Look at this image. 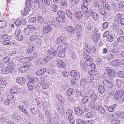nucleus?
<instances>
[{"label": "nucleus", "instance_id": "obj_31", "mask_svg": "<svg viewBox=\"0 0 124 124\" xmlns=\"http://www.w3.org/2000/svg\"><path fill=\"white\" fill-rule=\"evenodd\" d=\"M37 20L39 23H44L45 22V20L43 17L41 16H39L37 18Z\"/></svg>", "mask_w": 124, "mask_h": 124}, {"label": "nucleus", "instance_id": "obj_46", "mask_svg": "<svg viewBox=\"0 0 124 124\" xmlns=\"http://www.w3.org/2000/svg\"><path fill=\"white\" fill-rule=\"evenodd\" d=\"M112 121L114 124H118L119 123V120L116 117L114 118Z\"/></svg>", "mask_w": 124, "mask_h": 124}, {"label": "nucleus", "instance_id": "obj_2", "mask_svg": "<svg viewBox=\"0 0 124 124\" xmlns=\"http://www.w3.org/2000/svg\"><path fill=\"white\" fill-rule=\"evenodd\" d=\"M73 89V88H69L68 89L66 92L67 94L69 96H71L72 98H68L69 100L70 101L74 99V98H77L78 95V94L77 93V92H76V93L75 92H74Z\"/></svg>", "mask_w": 124, "mask_h": 124}, {"label": "nucleus", "instance_id": "obj_52", "mask_svg": "<svg viewBox=\"0 0 124 124\" xmlns=\"http://www.w3.org/2000/svg\"><path fill=\"white\" fill-rule=\"evenodd\" d=\"M8 40H3L2 42L3 44L4 45H10V42Z\"/></svg>", "mask_w": 124, "mask_h": 124}, {"label": "nucleus", "instance_id": "obj_3", "mask_svg": "<svg viewBox=\"0 0 124 124\" xmlns=\"http://www.w3.org/2000/svg\"><path fill=\"white\" fill-rule=\"evenodd\" d=\"M45 79L44 76L40 77L39 80L40 81V84L43 89H45L48 88L50 85L49 83L46 81H44Z\"/></svg>", "mask_w": 124, "mask_h": 124}, {"label": "nucleus", "instance_id": "obj_54", "mask_svg": "<svg viewBox=\"0 0 124 124\" xmlns=\"http://www.w3.org/2000/svg\"><path fill=\"white\" fill-rule=\"evenodd\" d=\"M90 52L89 53H94L95 52L96 48L93 46H91L90 47Z\"/></svg>", "mask_w": 124, "mask_h": 124}, {"label": "nucleus", "instance_id": "obj_58", "mask_svg": "<svg viewBox=\"0 0 124 124\" xmlns=\"http://www.w3.org/2000/svg\"><path fill=\"white\" fill-rule=\"evenodd\" d=\"M1 38L3 40H6L9 39L10 38V37L7 35H2L1 36Z\"/></svg>", "mask_w": 124, "mask_h": 124}, {"label": "nucleus", "instance_id": "obj_62", "mask_svg": "<svg viewBox=\"0 0 124 124\" xmlns=\"http://www.w3.org/2000/svg\"><path fill=\"white\" fill-rule=\"evenodd\" d=\"M16 38L19 41L22 40L23 39V37L21 35H19L16 36Z\"/></svg>", "mask_w": 124, "mask_h": 124}, {"label": "nucleus", "instance_id": "obj_14", "mask_svg": "<svg viewBox=\"0 0 124 124\" xmlns=\"http://www.w3.org/2000/svg\"><path fill=\"white\" fill-rule=\"evenodd\" d=\"M52 30V28L50 26H46L43 27V31L44 33H46Z\"/></svg>", "mask_w": 124, "mask_h": 124}, {"label": "nucleus", "instance_id": "obj_8", "mask_svg": "<svg viewBox=\"0 0 124 124\" xmlns=\"http://www.w3.org/2000/svg\"><path fill=\"white\" fill-rule=\"evenodd\" d=\"M83 57L86 63H90V62H92L93 61V58L87 54L84 55Z\"/></svg>", "mask_w": 124, "mask_h": 124}, {"label": "nucleus", "instance_id": "obj_23", "mask_svg": "<svg viewBox=\"0 0 124 124\" xmlns=\"http://www.w3.org/2000/svg\"><path fill=\"white\" fill-rule=\"evenodd\" d=\"M31 57H28L27 58H23L19 60V61L21 62L25 63H28L27 61L31 60Z\"/></svg>", "mask_w": 124, "mask_h": 124}, {"label": "nucleus", "instance_id": "obj_56", "mask_svg": "<svg viewBox=\"0 0 124 124\" xmlns=\"http://www.w3.org/2000/svg\"><path fill=\"white\" fill-rule=\"evenodd\" d=\"M88 99V97L86 96H85L82 99V102L83 103H85L87 102Z\"/></svg>", "mask_w": 124, "mask_h": 124}, {"label": "nucleus", "instance_id": "obj_64", "mask_svg": "<svg viewBox=\"0 0 124 124\" xmlns=\"http://www.w3.org/2000/svg\"><path fill=\"white\" fill-rule=\"evenodd\" d=\"M81 66L82 69H85L86 66V64L84 62H81Z\"/></svg>", "mask_w": 124, "mask_h": 124}, {"label": "nucleus", "instance_id": "obj_26", "mask_svg": "<svg viewBox=\"0 0 124 124\" xmlns=\"http://www.w3.org/2000/svg\"><path fill=\"white\" fill-rule=\"evenodd\" d=\"M18 107L19 110L25 114L27 115L28 114V111L25 108H23L22 106H19Z\"/></svg>", "mask_w": 124, "mask_h": 124}, {"label": "nucleus", "instance_id": "obj_27", "mask_svg": "<svg viewBox=\"0 0 124 124\" xmlns=\"http://www.w3.org/2000/svg\"><path fill=\"white\" fill-rule=\"evenodd\" d=\"M95 102L94 101H91L88 104V107L91 109H94L95 105Z\"/></svg>", "mask_w": 124, "mask_h": 124}, {"label": "nucleus", "instance_id": "obj_40", "mask_svg": "<svg viewBox=\"0 0 124 124\" xmlns=\"http://www.w3.org/2000/svg\"><path fill=\"white\" fill-rule=\"evenodd\" d=\"M33 45L32 44H31L28 46L27 50L29 53H31L32 51L33 50Z\"/></svg>", "mask_w": 124, "mask_h": 124}, {"label": "nucleus", "instance_id": "obj_22", "mask_svg": "<svg viewBox=\"0 0 124 124\" xmlns=\"http://www.w3.org/2000/svg\"><path fill=\"white\" fill-rule=\"evenodd\" d=\"M46 68H44L41 69L39 70L36 72V74L38 75H41L43 74L46 71Z\"/></svg>", "mask_w": 124, "mask_h": 124}, {"label": "nucleus", "instance_id": "obj_25", "mask_svg": "<svg viewBox=\"0 0 124 124\" xmlns=\"http://www.w3.org/2000/svg\"><path fill=\"white\" fill-rule=\"evenodd\" d=\"M74 15L78 19H80L83 16L82 13L81 11H78L74 13Z\"/></svg>", "mask_w": 124, "mask_h": 124}, {"label": "nucleus", "instance_id": "obj_18", "mask_svg": "<svg viewBox=\"0 0 124 124\" xmlns=\"http://www.w3.org/2000/svg\"><path fill=\"white\" fill-rule=\"evenodd\" d=\"M10 57L9 55H8L4 57L2 60V61L7 64L10 65V62L11 61L10 60Z\"/></svg>", "mask_w": 124, "mask_h": 124}, {"label": "nucleus", "instance_id": "obj_50", "mask_svg": "<svg viewBox=\"0 0 124 124\" xmlns=\"http://www.w3.org/2000/svg\"><path fill=\"white\" fill-rule=\"evenodd\" d=\"M14 24L16 26H19L21 24V21L19 20H17L15 22Z\"/></svg>", "mask_w": 124, "mask_h": 124}, {"label": "nucleus", "instance_id": "obj_11", "mask_svg": "<svg viewBox=\"0 0 124 124\" xmlns=\"http://www.w3.org/2000/svg\"><path fill=\"white\" fill-rule=\"evenodd\" d=\"M47 53L49 54L48 56L50 58V59L53 58L54 55L57 54L56 51L54 49L49 50Z\"/></svg>", "mask_w": 124, "mask_h": 124}, {"label": "nucleus", "instance_id": "obj_24", "mask_svg": "<svg viewBox=\"0 0 124 124\" xmlns=\"http://www.w3.org/2000/svg\"><path fill=\"white\" fill-rule=\"evenodd\" d=\"M31 82H28L27 83V87L29 90L30 91H32L34 87V84Z\"/></svg>", "mask_w": 124, "mask_h": 124}, {"label": "nucleus", "instance_id": "obj_34", "mask_svg": "<svg viewBox=\"0 0 124 124\" xmlns=\"http://www.w3.org/2000/svg\"><path fill=\"white\" fill-rule=\"evenodd\" d=\"M76 122L77 124H86V121L79 118L77 119Z\"/></svg>", "mask_w": 124, "mask_h": 124}, {"label": "nucleus", "instance_id": "obj_37", "mask_svg": "<svg viewBox=\"0 0 124 124\" xmlns=\"http://www.w3.org/2000/svg\"><path fill=\"white\" fill-rule=\"evenodd\" d=\"M116 104H114L112 106H109L108 108V110L110 112H112L116 106Z\"/></svg>", "mask_w": 124, "mask_h": 124}, {"label": "nucleus", "instance_id": "obj_7", "mask_svg": "<svg viewBox=\"0 0 124 124\" xmlns=\"http://www.w3.org/2000/svg\"><path fill=\"white\" fill-rule=\"evenodd\" d=\"M73 110L71 109L68 110L67 112V115L69 119L70 123L73 124L74 122V119L73 116H72Z\"/></svg>", "mask_w": 124, "mask_h": 124}, {"label": "nucleus", "instance_id": "obj_39", "mask_svg": "<svg viewBox=\"0 0 124 124\" xmlns=\"http://www.w3.org/2000/svg\"><path fill=\"white\" fill-rule=\"evenodd\" d=\"M65 55V51H60L58 54V56L60 57L63 58Z\"/></svg>", "mask_w": 124, "mask_h": 124}, {"label": "nucleus", "instance_id": "obj_36", "mask_svg": "<svg viewBox=\"0 0 124 124\" xmlns=\"http://www.w3.org/2000/svg\"><path fill=\"white\" fill-rule=\"evenodd\" d=\"M7 24L6 22L4 21H0V28H3Z\"/></svg>", "mask_w": 124, "mask_h": 124}, {"label": "nucleus", "instance_id": "obj_20", "mask_svg": "<svg viewBox=\"0 0 124 124\" xmlns=\"http://www.w3.org/2000/svg\"><path fill=\"white\" fill-rule=\"evenodd\" d=\"M66 30L68 32L71 33L73 36H74L75 34V31L74 28L69 26L67 28Z\"/></svg>", "mask_w": 124, "mask_h": 124}, {"label": "nucleus", "instance_id": "obj_48", "mask_svg": "<svg viewBox=\"0 0 124 124\" xmlns=\"http://www.w3.org/2000/svg\"><path fill=\"white\" fill-rule=\"evenodd\" d=\"M117 41L119 42H121L124 41V36H120L117 39Z\"/></svg>", "mask_w": 124, "mask_h": 124}, {"label": "nucleus", "instance_id": "obj_33", "mask_svg": "<svg viewBox=\"0 0 124 124\" xmlns=\"http://www.w3.org/2000/svg\"><path fill=\"white\" fill-rule=\"evenodd\" d=\"M65 12L67 16L70 18H72L73 15L72 13L69 10H65Z\"/></svg>", "mask_w": 124, "mask_h": 124}, {"label": "nucleus", "instance_id": "obj_35", "mask_svg": "<svg viewBox=\"0 0 124 124\" xmlns=\"http://www.w3.org/2000/svg\"><path fill=\"white\" fill-rule=\"evenodd\" d=\"M52 22L53 23V25L56 27H58L60 25V23L56 19L54 20Z\"/></svg>", "mask_w": 124, "mask_h": 124}, {"label": "nucleus", "instance_id": "obj_17", "mask_svg": "<svg viewBox=\"0 0 124 124\" xmlns=\"http://www.w3.org/2000/svg\"><path fill=\"white\" fill-rule=\"evenodd\" d=\"M74 110L75 113L78 115H83L84 113H83V111H82L81 108L78 107H76L74 108Z\"/></svg>", "mask_w": 124, "mask_h": 124}, {"label": "nucleus", "instance_id": "obj_61", "mask_svg": "<svg viewBox=\"0 0 124 124\" xmlns=\"http://www.w3.org/2000/svg\"><path fill=\"white\" fill-rule=\"evenodd\" d=\"M57 49L58 51H64L65 48L64 47H63V46L62 45H60L58 47Z\"/></svg>", "mask_w": 124, "mask_h": 124}, {"label": "nucleus", "instance_id": "obj_53", "mask_svg": "<svg viewBox=\"0 0 124 124\" xmlns=\"http://www.w3.org/2000/svg\"><path fill=\"white\" fill-rule=\"evenodd\" d=\"M117 75L120 77H124V71H121L118 72Z\"/></svg>", "mask_w": 124, "mask_h": 124}, {"label": "nucleus", "instance_id": "obj_28", "mask_svg": "<svg viewBox=\"0 0 124 124\" xmlns=\"http://www.w3.org/2000/svg\"><path fill=\"white\" fill-rule=\"evenodd\" d=\"M7 83L8 81L5 78H0V85H5Z\"/></svg>", "mask_w": 124, "mask_h": 124}, {"label": "nucleus", "instance_id": "obj_1", "mask_svg": "<svg viewBox=\"0 0 124 124\" xmlns=\"http://www.w3.org/2000/svg\"><path fill=\"white\" fill-rule=\"evenodd\" d=\"M42 37L39 35L34 34L32 35L30 37V40L31 42H35L39 45H40L42 43Z\"/></svg>", "mask_w": 124, "mask_h": 124}, {"label": "nucleus", "instance_id": "obj_55", "mask_svg": "<svg viewBox=\"0 0 124 124\" xmlns=\"http://www.w3.org/2000/svg\"><path fill=\"white\" fill-rule=\"evenodd\" d=\"M122 16V15L120 13L117 14L115 17V19L116 20H118Z\"/></svg>", "mask_w": 124, "mask_h": 124}, {"label": "nucleus", "instance_id": "obj_12", "mask_svg": "<svg viewBox=\"0 0 124 124\" xmlns=\"http://www.w3.org/2000/svg\"><path fill=\"white\" fill-rule=\"evenodd\" d=\"M70 76L73 77H76L77 78H79L80 74L78 72H77L76 71L73 70L71 71L70 73Z\"/></svg>", "mask_w": 124, "mask_h": 124}, {"label": "nucleus", "instance_id": "obj_30", "mask_svg": "<svg viewBox=\"0 0 124 124\" xmlns=\"http://www.w3.org/2000/svg\"><path fill=\"white\" fill-rule=\"evenodd\" d=\"M98 91L101 93H103L105 89L104 86L101 85H100L98 87Z\"/></svg>", "mask_w": 124, "mask_h": 124}, {"label": "nucleus", "instance_id": "obj_5", "mask_svg": "<svg viewBox=\"0 0 124 124\" xmlns=\"http://www.w3.org/2000/svg\"><path fill=\"white\" fill-rule=\"evenodd\" d=\"M124 93L121 90H117L114 94L112 95L113 98L115 99H119L123 96Z\"/></svg>", "mask_w": 124, "mask_h": 124}, {"label": "nucleus", "instance_id": "obj_32", "mask_svg": "<svg viewBox=\"0 0 124 124\" xmlns=\"http://www.w3.org/2000/svg\"><path fill=\"white\" fill-rule=\"evenodd\" d=\"M94 78L93 77H87L85 78V80L86 82H93Z\"/></svg>", "mask_w": 124, "mask_h": 124}, {"label": "nucleus", "instance_id": "obj_49", "mask_svg": "<svg viewBox=\"0 0 124 124\" xmlns=\"http://www.w3.org/2000/svg\"><path fill=\"white\" fill-rule=\"evenodd\" d=\"M37 63L39 65H43L44 64V61H43V59L39 58L37 60Z\"/></svg>", "mask_w": 124, "mask_h": 124}, {"label": "nucleus", "instance_id": "obj_6", "mask_svg": "<svg viewBox=\"0 0 124 124\" xmlns=\"http://www.w3.org/2000/svg\"><path fill=\"white\" fill-rule=\"evenodd\" d=\"M30 65V63H27L18 68V70L21 73L25 72L29 68Z\"/></svg>", "mask_w": 124, "mask_h": 124}, {"label": "nucleus", "instance_id": "obj_51", "mask_svg": "<svg viewBox=\"0 0 124 124\" xmlns=\"http://www.w3.org/2000/svg\"><path fill=\"white\" fill-rule=\"evenodd\" d=\"M90 47H88L87 44H85L84 47V49L88 53H89L90 52Z\"/></svg>", "mask_w": 124, "mask_h": 124}, {"label": "nucleus", "instance_id": "obj_38", "mask_svg": "<svg viewBox=\"0 0 124 124\" xmlns=\"http://www.w3.org/2000/svg\"><path fill=\"white\" fill-rule=\"evenodd\" d=\"M103 7L104 8L108 10H110L111 9V8L107 4L105 3H103Z\"/></svg>", "mask_w": 124, "mask_h": 124}, {"label": "nucleus", "instance_id": "obj_44", "mask_svg": "<svg viewBox=\"0 0 124 124\" xmlns=\"http://www.w3.org/2000/svg\"><path fill=\"white\" fill-rule=\"evenodd\" d=\"M27 27L31 30L32 32H33L35 29V26L33 25H29L27 26Z\"/></svg>", "mask_w": 124, "mask_h": 124}, {"label": "nucleus", "instance_id": "obj_47", "mask_svg": "<svg viewBox=\"0 0 124 124\" xmlns=\"http://www.w3.org/2000/svg\"><path fill=\"white\" fill-rule=\"evenodd\" d=\"M93 114L94 113L93 112H89L86 114V116L87 118L92 117L94 116Z\"/></svg>", "mask_w": 124, "mask_h": 124}, {"label": "nucleus", "instance_id": "obj_41", "mask_svg": "<svg viewBox=\"0 0 124 124\" xmlns=\"http://www.w3.org/2000/svg\"><path fill=\"white\" fill-rule=\"evenodd\" d=\"M24 34L26 35H29L32 32L31 30L28 28L24 29Z\"/></svg>", "mask_w": 124, "mask_h": 124}, {"label": "nucleus", "instance_id": "obj_59", "mask_svg": "<svg viewBox=\"0 0 124 124\" xmlns=\"http://www.w3.org/2000/svg\"><path fill=\"white\" fill-rule=\"evenodd\" d=\"M62 74L64 76H67L69 75V72L68 70H65L62 72Z\"/></svg>", "mask_w": 124, "mask_h": 124}, {"label": "nucleus", "instance_id": "obj_10", "mask_svg": "<svg viewBox=\"0 0 124 124\" xmlns=\"http://www.w3.org/2000/svg\"><path fill=\"white\" fill-rule=\"evenodd\" d=\"M102 83L105 86L108 88H111L113 85V84L111 81L107 80H104L102 81Z\"/></svg>", "mask_w": 124, "mask_h": 124}, {"label": "nucleus", "instance_id": "obj_42", "mask_svg": "<svg viewBox=\"0 0 124 124\" xmlns=\"http://www.w3.org/2000/svg\"><path fill=\"white\" fill-rule=\"evenodd\" d=\"M52 10L54 12L56 11L58 9V6L55 4H53L52 5Z\"/></svg>", "mask_w": 124, "mask_h": 124}, {"label": "nucleus", "instance_id": "obj_63", "mask_svg": "<svg viewBox=\"0 0 124 124\" xmlns=\"http://www.w3.org/2000/svg\"><path fill=\"white\" fill-rule=\"evenodd\" d=\"M61 43L64 44H66L67 43L66 40L64 37L63 36H61Z\"/></svg>", "mask_w": 124, "mask_h": 124}, {"label": "nucleus", "instance_id": "obj_29", "mask_svg": "<svg viewBox=\"0 0 124 124\" xmlns=\"http://www.w3.org/2000/svg\"><path fill=\"white\" fill-rule=\"evenodd\" d=\"M95 21L97 20L99 17L97 14L95 12H93L91 15Z\"/></svg>", "mask_w": 124, "mask_h": 124}, {"label": "nucleus", "instance_id": "obj_43", "mask_svg": "<svg viewBox=\"0 0 124 124\" xmlns=\"http://www.w3.org/2000/svg\"><path fill=\"white\" fill-rule=\"evenodd\" d=\"M86 7L84 6L83 5H82L81 6V10L84 13H86L88 11V9Z\"/></svg>", "mask_w": 124, "mask_h": 124}, {"label": "nucleus", "instance_id": "obj_13", "mask_svg": "<svg viewBox=\"0 0 124 124\" xmlns=\"http://www.w3.org/2000/svg\"><path fill=\"white\" fill-rule=\"evenodd\" d=\"M57 65L59 68H64L65 67L64 63L60 60L57 59L56 61Z\"/></svg>", "mask_w": 124, "mask_h": 124}, {"label": "nucleus", "instance_id": "obj_57", "mask_svg": "<svg viewBox=\"0 0 124 124\" xmlns=\"http://www.w3.org/2000/svg\"><path fill=\"white\" fill-rule=\"evenodd\" d=\"M30 11L29 8H26L24 9V11L23 13V15L24 16H26L28 14V12Z\"/></svg>", "mask_w": 124, "mask_h": 124}, {"label": "nucleus", "instance_id": "obj_4", "mask_svg": "<svg viewBox=\"0 0 124 124\" xmlns=\"http://www.w3.org/2000/svg\"><path fill=\"white\" fill-rule=\"evenodd\" d=\"M1 71L4 74L12 73L14 72L15 69L13 67L9 66L3 68L1 70Z\"/></svg>", "mask_w": 124, "mask_h": 124}, {"label": "nucleus", "instance_id": "obj_19", "mask_svg": "<svg viewBox=\"0 0 124 124\" xmlns=\"http://www.w3.org/2000/svg\"><path fill=\"white\" fill-rule=\"evenodd\" d=\"M16 81L20 84L23 85L25 82V79L23 77H19L16 79Z\"/></svg>", "mask_w": 124, "mask_h": 124}, {"label": "nucleus", "instance_id": "obj_15", "mask_svg": "<svg viewBox=\"0 0 124 124\" xmlns=\"http://www.w3.org/2000/svg\"><path fill=\"white\" fill-rule=\"evenodd\" d=\"M100 37V35L96 32L94 33V36L92 38L93 42L94 43H96L99 40Z\"/></svg>", "mask_w": 124, "mask_h": 124}, {"label": "nucleus", "instance_id": "obj_16", "mask_svg": "<svg viewBox=\"0 0 124 124\" xmlns=\"http://www.w3.org/2000/svg\"><path fill=\"white\" fill-rule=\"evenodd\" d=\"M115 114L120 118L121 119H124V112L121 111L116 112Z\"/></svg>", "mask_w": 124, "mask_h": 124}, {"label": "nucleus", "instance_id": "obj_45", "mask_svg": "<svg viewBox=\"0 0 124 124\" xmlns=\"http://www.w3.org/2000/svg\"><path fill=\"white\" fill-rule=\"evenodd\" d=\"M115 54H109L107 55V57L108 59H111L116 58Z\"/></svg>", "mask_w": 124, "mask_h": 124}, {"label": "nucleus", "instance_id": "obj_21", "mask_svg": "<svg viewBox=\"0 0 124 124\" xmlns=\"http://www.w3.org/2000/svg\"><path fill=\"white\" fill-rule=\"evenodd\" d=\"M110 64L113 66H118L119 65L120 61L119 60L116 59L112 61L110 63Z\"/></svg>", "mask_w": 124, "mask_h": 124}, {"label": "nucleus", "instance_id": "obj_9", "mask_svg": "<svg viewBox=\"0 0 124 124\" xmlns=\"http://www.w3.org/2000/svg\"><path fill=\"white\" fill-rule=\"evenodd\" d=\"M21 90V89L19 87H14L10 89V92L11 93L17 94L19 93Z\"/></svg>", "mask_w": 124, "mask_h": 124}, {"label": "nucleus", "instance_id": "obj_60", "mask_svg": "<svg viewBox=\"0 0 124 124\" xmlns=\"http://www.w3.org/2000/svg\"><path fill=\"white\" fill-rule=\"evenodd\" d=\"M118 52V49L117 48H115L112 50L111 51V52L113 54H115V56L116 57V56L117 55V53Z\"/></svg>", "mask_w": 124, "mask_h": 124}]
</instances>
